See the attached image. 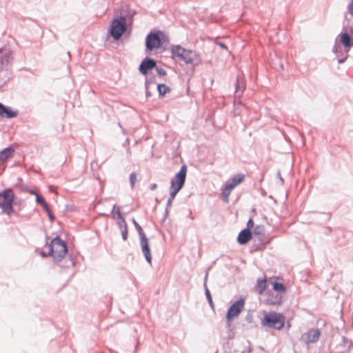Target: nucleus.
<instances>
[{"label":"nucleus","instance_id":"nucleus-1","mask_svg":"<svg viewBox=\"0 0 353 353\" xmlns=\"http://www.w3.org/2000/svg\"><path fill=\"white\" fill-rule=\"evenodd\" d=\"M285 323V316L275 311L265 312L263 318L261 319L262 326L278 330H282L284 327Z\"/></svg>","mask_w":353,"mask_h":353},{"label":"nucleus","instance_id":"nucleus-2","mask_svg":"<svg viewBox=\"0 0 353 353\" xmlns=\"http://www.w3.org/2000/svg\"><path fill=\"white\" fill-rule=\"evenodd\" d=\"M170 52L172 57L177 58L188 64L200 61L199 54L194 51L185 49L179 45L172 46Z\"/></svg>","mask_w":353,"mask_h":353},{"label":"nucleus","instance_id":"nucleus-3","mask_svg":"<svg viewBox=\"0 0 353 353\" xmlns=\"http://www.w3.org/2000/svg\"><path fill=\"white\" fill-rule=\"evenodd\" d=\"M48 248L49 254L54 261H60L63 259L68 251L65 243L59 237L52 239Z\"/></svg>","mask_w":353,"mask_h":353},{"label":"nucleus","instance_id":"nucleus-4","mask_svg":"<svg viewBox=\"0 0 353 353\" xmlns=\"http://www.w3.org/2000/svg\"><path fill=\"white\" fill-rule=\"evenodd\" d=\"M187 174V166L183 165L180 171L176 173L171 181L170 188V199H174L176 194L182 188L185 183Z\"/></svg>","mask_w":353,"mask_h":353},{"label":"nucleus","instance_id":"nucleus-5","mask_svg":"<svg viewBox=\"0 0 353 353\" xmlns=\"http://www.w3.org/2000/svg\"><path fill=\"white\" fill-rule=\"evenodd\" d=\"M165 41H167V37L164 32L161 31L150 32L145 38L146 49L149 51L158 49Z\"/></svg>","mask_w":353,"mask_h":353},{"label":"nucleus","instance_id":"nucleus-6","mask_svg":"<svg viewBox=\"0 0 353 353\" xmlns=\"http://www.w3.org/2000/svg\"><path fill=\"white\" fill-rule=\"evenodd\" d=\"M14 199V194L11 189H6L0 192V208L8 215L14 213L12 207Z\"/></svg>","mask_w":353,"mask_h":353},{"label":"nucleus","instance_id":"nucleus-7","mask_svg":"<svg viewBox=\"0 0 353 353\" xmlns=\"http://www.w3.org/2000/svg\"><path fill=\"white\" fill-rule=\"evenodd\" d=\"M126 29V19L124 17H121L112 21L109 33L115 40H118L122 37Z\"/></svg>","mask_w":353,"mask_h":353},{"label":"nucleus","instance_id":"nucleus-8","mask_svg":"<svg viewBox=\"0 0 353 353\" xmlns=\"http://www.w3.org/2000/svg\"><path fill=\"white\" fill-rule=\"evenodd\" d=\"M245 180V175L243 174H238L235 175L230 181H228L224 186L222 190V199L225 203H228L231 192L240 183H243Z\"/></svg>","mask_w":353,"mask_h":353},{"label":"nucleus","instance_id":"nucleus-9","mask_svg":"<svg viewBox=\"0 0 353 353\" xmlns=\"http://www.w3.org/2000/svg\"><path fill=\"white\" fill-rule=\"evenodd\" d=\"M245 306V300L240 299L235 301L228 309L226 319L228 321H230L232 319L237 317L243 311Z\"/></svg>","mask_w":353,"mask_h":353},{"label":"nucleus","instance_id":"nucleus-10","mask_svg":"<svg viewBox=\"0 0 353 353\" xmlns=\"http://www.w3.org/2000/svg\"><path fill=\"white\" fill-rule=\"evenodd\" d=\"M267 298L265 300V303L270 305H280L283 303V296L279 293L268 292Z\"/></svg>","mask_w":353,"mask_h":353},{"label":"nucleus","instance_id":"nucleus-11","mask_svg":"<svg viewBox=\"0 0 353 353\" xmlns=\"http://www.w3.org/2000/svg\"><path fill=\"white\" fill-rule=\"evenodd\" d=\"M320 336V331L319 330L312 329L302 335V340L306 343L316 342Z\"/></svg>","mask_w":353,"mask_h":353},{"label":"nucleus","instance_id":"nucleus-12","mask_svg":"<svg viewBox=\"0 0 353 353\" xmlns=\"http://www.w3.org/2000/svg\"><path fill=\"white\" fill-rule=\"evenodd\" d=\"M156 66V62L151 59H145L139 66V71L143 74H147L148 71Z\"/></svg>","mask_w":353,"mask_h":353},{"label":"nucleus","instance_id":"nucleus-13","mask_svg":"<svg viewBox=\"0 0 353 353\" xmlns=\"http://www.w3.org/2000/svg\"><path fill=\"white\" fill-rule=\"evenodd\" d=\"M141 246L142 252L145 256L146 261L149 263H151L152 256L150 254V249L149 247L148 240L146 236H143V237L141 238Z\"/></svg>","mask_w":353,"mask_h":353},{"label":"nucleus","instance_id":"nucleus-14","mask_svg":"<svg viewBox=\"0 0 353 353\" xmlns=\"http://www.w3.org/2000/svg\"><path fill=\"white\" fill-rule=\"evenodd\" d=\"M252 239V233L249 230H243L238 235L237 241L241 244H245Z\"/></svg>","mask_w":353,"mask_h":353},{"label":"nucleus","instance_id":"nucleus-15","mask_svg":"<svg viewBox=\"0 0 353 353\" xmlns=\"http://www.w3.org/2000/svg\"><path fill=\"white\" fill-rule=\"evenodd\" d=\"M340 41L347 48V51L353 46V37L352 38L347 33L344 32L340 34Z\"/></svg>","mask_w":353,"mask_h":353},{"label":"nucleus","instance_id":"nucleus-16","mask_svg":"<svg viewBox=\"0 0 353 353\" xmlns=\"http://www.w3.org/2000/svg\"><path fill=\"white\" fill-rule=\"evenodd\" d=\"M14 150L12 147L5 148L0 152V164L4 163L8 159L12 157Z\"/></svg>","mask_w":353,"mask_h":353},{"label":"nucleus","instance_id":"nucleus-17","mask_svg":"<svg viewBox=\"0 0 353 353\" xmlns=\"http://www.w3.org/2000/svg\"><path fill=\"white\" fill-rule=\"evenodd\" d=\"M272 279H279V278H272L270 279V282L272 285V289L275 291L276 293H279L282 296H283L286 292V288L285 285L280 282H277L276 281H272Z\"/></svg>","mask_w":353,"mask_h":353},{"label":"nucleus","instance_id":"nucleus-18","mask_svg":"<svg viewBox=\"0 0 353 353\" xmlns=\"http://www.w3.org/2000/svg\"><path fill=\"white\" fill-rule=\"evenodd\" d=\"M112 215L114 219H118L120 221L118 223L120 227H122L123 225H125V220L121 214L120 208L114 205L112 210Z\"/></svg>","mask_w":353,"mask_h":353},{"label":"nucleus","instance_id":"nucleus-19","mask_svg":"<svg viewBox=\"0 0 353 353\" xmlns=\"http://www.w3.org/2000/svg\"><path fill=\"white\" fill-rule=\"evenodd\" d=\"M17 115V111H12L0 103V116L6 118H13Z\"/></svg>","mask_w":353,"mask_h":353},{"label":"nucleus","instance_id":"nucleus-20","mask_svg":"<svg viewBox=\"0 0 353 353\" xmlns=\"http://www.w3.org/2000/svg\"><path fill=\"white\" fill-rule=\"evenodd\" d=\"M267 285V280L266 279H259L257 280L256 285L255 286V290L259 294H261L265 290Z\"/></svg>","mask_w":353,"mask_h":353},{"label":"nucleus","instance_id":"nucleus-21","mask_svg":"<svg viewBox=\"0 0 353 353\" xmlns=\"http://www.w3.org/2000/svg\"><path fill=\"white\" fill-rule=\"evenodd\" d=\"M32 193L35 194L37 202L38 203H39L43 207V208L44 209V210L47 213H49L50 212V208H49L48 203L46 202L45 199L41 195H40L39 194H37V193L34 192H32Z\"/></svg>","mask_w":353,"mask_h":353},{"label":"nucleus","instance_id":"nucleus-22","mask_svg":"<svg viewBox=\"0 0 353 353\" xmlns=\"http://www.w3.org/2000/svg\"><path fill=\"white\" fill-rule=\"evenodd\" d=\"M157 88L159 94L161 96H164L165 94L170 92V88L165 84H159Z\"/></svg>","mask_w":353,"mask_h":353},{"label":"nucleus","instance_id":"nucleus-23","mask_svg":"<svg viewBox=\"0 0 353 353\" xmlns=\"http://www.w3.org/2000/svg\"><path fill=\"white\" fill-rule=\"evenodd\" d=\"M133 223H134V226L136 227V229L137 230V231L139 232V234L140 236V239L143 237V236H146L145 233L143 231L142 228L139 225V223L134 219L133 220Z\"/></svg>","mask_w":353,"mask_h":353},{"label":"nucleus","instance_id":"nucleus-24","mask_svg":"<svg viewBox=\"0 0 353 353\" xmlns=\"http://www.w3.org/2000/svg\"><path fill=\"white\" fill-rule=\"evenodd\" d=\"M130 181L132 188H134L135 183L137 181V174L134 172L130 174Z\"/></svg>","mask_w":353,"mask_h":353},{"label":"nucleus","instance_id":"nucleus-25","mask_svg":"<svg viewBox=\"0 0 353 353\" xmlns=\"http://www.w3.org/2000/svg\"><path fill=\"white\" fill-rule=\"evenodd\" d=\"M122 236L123 240H126L128 238V228H127V223H125V225H123V230L122 231Z\"/></svg>","mask_w":353,"mask_h":353},{"label":"nucleus","instance_id":"nucleus-26","mask_svg":"<svg viewBox=\"0 0 353 353\" xmlns=\"http://www.w3.org/2000/svg\"><path fill=\"white\" fill-rule=\"evenodd\" d=\"M254 221L252 219H250L247 223V228L245 230H249L250 231L254 228Z\"/></svg>","mask_w":353,"mask_h":353},{"label":"nucleus","instance_id":"nucleus-27","mask_svg":"<svg viewBox=\"0 0 353 353\" xmlns=\"http://www.w3.org/2000/svg\"><path fill=\"white\" fill-rule=\"evenodd\" d=\"M263 232V228L261 226H256V228L254 230V233L255 234H261Z\"/></svg>","mask_w":353,"mask_h":353},{"label":"nucleus","instance_id":"nucleus-28","mask_svg":"<svg viewBox=\"0 0 353 353\" xmlns=\"http://www.w3.org/2000/svg\"><path fill=\"white\" fill-rule=\"evenodd\" d=\"M347 9L349 13L353 15V0H352L351 3L348 5Z\"/></svg>","mask_w":353,"mask_h":353},{"label":"nucleus","instance_id":"nucleus-29","mask_svg":"<svg viewBox=\"0 0 353 353\" xmlns=\"http://www.w3.org/2000/svg\"><path fill=\"white\" fill-rule=\"evenodd\" d=\"M157 70L159 74L161 76H165L166 74L165 70L163 68H157Z\"/></svg>","mask_w":353,"mask_h":353},{"label":"nucleus","instance_id":"nucleus-30","mask_svg":"<svg viewBox=\"0 0 353 353\" xmlns=\"http://www.w3.org/2000/svg\"><path fill=\"white\" fill-rule=\"evenodd\" d=\"M47 214L49 216L50 219L52 221L54 218V216H53L52 212L50 209V212L47 213Z\"/></svg>","mask_w":353,"mask_h":353},{"label":"nucleus","instance_id":"nucleus-31","mask_svg":"<svg viewBox=\"0 0 353 353\" xmlns=\"http://www.w3.org/2000/svg\"><path fill=\"white\" fill-rule=\"evenodd\" d=\"M206 294H207V296H208V299L209 301H210V303H212V297H211V296H210V292H208V290H207V292H206Z\"/></svg>","mask_w":353,"mask_h":353},{"label":"nucleus","instance_id":"nucleus-32","mask_svg":"<svg viewBox=\"0 0 353 353\" xmlns=\"http://www.w3.org/2000/svg\"><path fill=\"white\" fill-rule=\"evenodd\" d=\"M156 188H157V185H156V184H153V185H152V186H151V189H152V190H154Z\"/></svg>","mask_w":353,"mask_h":353},{"label":"nucleus","instance_id":"nucleus-33","mask_svg":"<svg viewBox=\"0 0 353 353\" xmlns=\"http://www.w3.org/2000/svg\"><path fill=\"white\" fill-rule=\"evenodd\" d=\"M344 60H345V59H340V60L339 61V62L340 63H343V62L344 61Z\"/></svg>","mask_w":353,"mask_h":353}]
</instances>
